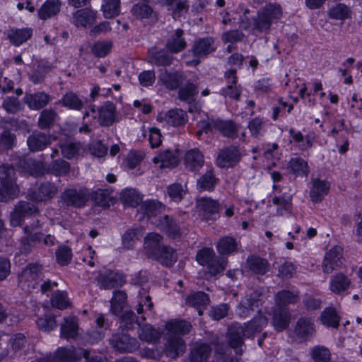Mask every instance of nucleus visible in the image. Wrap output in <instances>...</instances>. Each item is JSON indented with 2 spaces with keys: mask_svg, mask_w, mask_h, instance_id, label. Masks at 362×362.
<instances>
[{
  "mask_svg": "<svg viewBox=\"0 0 362 362\" xmlns=\"http://www.w3.org/2000/svg\"><path fill=\"white\" fill-rule=\"evenodd\" d=\"M349 279L343 274L334 276L329 283L330 290L334 293H341L346 291L350 286Z\"/></svg>",
  "mask_w": 362,
  "mask_h": 362,
  "instance_id": "nucleus-19",
  "label": "nucleus"
},
{
  "mask_svg": "<svg viewBox=\"0 0 362 362\" xmlns=\"http://www.w3.org/2000/svg\"><path fill=\"white\" fill-rule=\"evenodd\" d=\"M49 142L44 134H34L28 139L29 148L33 151L42 150Z\"/></svg>",
  "mask_w": 362,
  "mask_h": 362,
  "instance_id": "nucleus-30",
  "label": "nucleus"
},
{
  "mask_svg": "<svg viewBox=\"0 0 362 362\" xmlns=\"http://www.w3.org/2000/svg\"><path fill=\"white\" fill-rule=\"evenodd\" d=\"M183 34L182 30H176L167 42L168 49L173 53H178L182 51L186 47V42L182 37Z\"/></svg>",
  "mask_w": 362,
  "mask_h": 362,
  "instance_id": "nucleus-17",
  "label": "nucleus"
},
{
  "mask_svg": "<svg viewBox=\"0 0 362 362\" xmlns=\"http://www.w3.org/2000/svg\"><path fill=\"white\" fill-rule=\"evenodd\" d=\"M296 295L290 291H284L279 293L276 296V301L279 305L293 303L296 300Z\"/></svg>",
  "mask_w": 362,
  "mask_h": 362,
  "instance_id": "nucleus-59",
  "label": "nucleus"
},
{
  "mask_svg": "<svg viewBox=\"0 0 362 362\" xmlns=\"http://www.w3.org/2000/svg\"><path fill=\"white\" fill-rule=\"evenodd\" d=\"M228 313V307L226 305H220L214 308L211 312V316L215 320H220L224 317Z\"/></svg>",
  "mask_w": 362,
  "mask_h": 362,
  "instance_id": "nucleus-64",
  "label": "nucleus"
},
{
  "mask_svg": "<svg viewBox=\"0 0 362 362\" xmlns=\"http://www.w3.org/2000/svg\"><path fill=\"white\" fill-rule=\"evenodd\" d=\"M215 50L214 40L211 38L202 39L197 41L192 48L194 59L192 61H186V64L197 66L200 59Z\"/></svg>",
  "mask_w": 362,
  "mask_h": 362,
  "instance_id": "nucleus-7",
  "label": "nucleus"
},
{
  "mask_svg": "<svg viewBox=\"0 0 362 362\" xmlns=\"http://www.w3.org/2000/svg\"><path fill=\"white\" fill-rule=\"evenodd\" d=\"M204 157L198 149H192L185 155V165L187 168L192 170H197L202 166Z\"/></svg>",
  "mask_w": 362,
  "mask_h": 362,
  "instance_id": "nucleus-18",
  "label": "nucleus"
},
{
  "mask_svg": "<svg viewBox=\"0 0 362 362\" xmlns=\"http://www.w3.org/2000/svg\"><path fill=\"white\" fill-rule=\"evenodd\" d=\"M91 153L98 158H102L107 153V148L100 142H93L90 146Z\"/></svg>",
  "mask_w": 362,
  "mask_h": 362,
  "instance_id": "nucleus-62",
  "label": "nucleus"
},
{
  "mask_svg": "<svg viewBox=\"0 0 362 362\" xmlns=\"http://www.w3.org/2000/svg\"><path fill=\"white\" fill-rule=\"evenodd\" d=\"M26 101L31 109L37 110L45 106L48 103L49 98L45 93H38L28 95Z\"/></svg>",
  "mask_w": 362,
  "mask_h": 362,
  "instance_id": "nucleus-31",
  "label": "nucleus"
},
{
  "mask_svg": "<svg viewBox=\"0 0 362 362\" xmlns=\"http://www.w3.org/2000/svg\"><path fill=\"white\" fill-rule=\"evenodd\" d=\"M197 208L203 213V216L208 218L211 214L216 213L218 211V204L216 201L202 197L197 200Z\"/></svg>",
  "mask_w": 362,
  "mask_h": 362,
  "instance_id": "nucleus-20",
  "label": "nucleus"
},
{
  "mask_svg": "<svg viewBox=\"0 0 362 362\" xmlns=\"http://www.w3.org/2000/svg\"><path fill=\"white\" fill-rule=\"evenodd\" d=\"M112 49V43L110 42H98L94 44L92 51L95 55L99 57L106 56Z\"/></svg>",
  "mask_w": 362,
  "mask_h": 362,
  "instance_id": "nucleus-43",
  "label": "nucleus"
},
{
  "mask_svg": "<svg viewBox=\"0 0 362 362\" xmlns=\"http://www.w3.org/2000/svg\"><path fill=\"white\" fill-rule=\"evenodd\" d=\"M77 322L74 317L65 319L61 327L62 336L66 339L74 338L77 334Z\"/></svg>",
  "mask_w": 362,
  "mask_h": 362,
  "instance_id": "nucleus-28",
  "label": "nucleus"
},
{
  "mask_svg": "<svg viewBox=\"0 0 362 362\" xmlns=\"http://www.w3.org/2000/svg\"><path fill=\"white\" fill-rule=\"evenodd\" d=\"M209 348L204 344L197 346L191 353L192 362H204L206 360Z\"/></svg>",
  "mask_w": 362,
  "mask_h": 362,
  "instance_id": "nucleus-38",
  "label": "nucleus"
},
{
  "mask_svg": "<svg viewBox=\"0 0 362 362\" xmlns=\"http://www.w3.org/2000/svg\"><path fill=\"white\" fill-rule=\"evenodd\" d=\"M342 247L337 245L326 253L322 265L323 271L325 273H331L342 266Z\"/></svg>",
  "mask_w": 362,
  "mask_h": 362,
  "instance_id": "nucleus-8",
  "label": "nucleus"
},
{
  "mask_svg": "<svg viewBox=\"0 0 362 362\" xmlns=\"http://www.w3.org/2000/svg\"><path fill=\"white\" fill-rule=\"evenodd\" d=\"M160 240V235L148 234L144 240L145 252L149 257L157 259L164 265L170 266L176 261L177 256L172 248L161 247Z\"/></svg>",
  "mask_w": 362,
  "mask_h": 362,
  "instance_id": "nucleus-1",
  "label": "nucleus"
},
{
  "mask_svg": "<svg viewBox=\"0 0 362 362\" xmlns=\"http://www.w3.org/2000/svg\"><path fill=\"white\" fill-rule=\"evenodd\" d=\"M76 23H93L97 19V12L91 8L79 9L73 16Z\"/></svg>",
  "mask_w": 362,
  "mask_h": 362,
  "instance_id": "nucleus-23",
  "label": "nucleus"
},
{
  "mask_svg": "<svg viewBox=\"0 0 362 362\" xmlns=\"http://www.w3.org/2000/svg\"><path fill=\"white\" fill-rule=\"evenodd\" d=\"M14 170L9 166L0 167V181L2 189H0V201L12 199L17 193L18 187L13 177Z\"/></svg>",
  "mask_w": 362,
  "mask_h": 362,
  "instance_id": "nucleus-4",
  "label": "nucleus"
},
{
  "mask_svg": "<svg viewBox=\"0 0 362 362\" xmlns=\"http://www.w3.org/2000/svg\"><path fill=\"white\" fill-rule=\"evenodd\" d=\"M179 152L165 151L158 153L153 158V163L160 168L175 166L179 162Z\"/></svg>",
  "mask_w": 362,
  "mask_h": 362,
  "instance_id": "nucleus-9",
  "label": "nucleus"
},
{
  "mask_svg": "<svg viewBox=\"0 0 362 362\" xmlns=\"http://www.w3.org/2000/svg\"><path fill=\"white\" fill-rule=\"evenodd\" d=\"M186 193L185 187L179 184H173L168 187V194L170 199L175 202L181 200Z\"/></svg>",
  "mask_w": 362,
  "mask_h": 362,
  "instance_id": "nucleus-42",
  "label": "nucleus"
},
{
  "mask_svg": "<svg viewBox=\"0 0 362 362\" xmlns=\"http://www.w3.org/2000/svg\"><path fill=\"white\" fill-rule=\"evenodd\" d=\"M289 168L298 176L305 175L308 173L307 163L299 158H292L289 163Z\"/></svg>",
  "mask_w": 362,
  "mask_h": 362,
  "instance_id": "nucleus-32",
  "label": "nucleus"
},
{
  "mask_svg": "<svg viewBox=\"0 0 362 362\" xmlns=\"http://www.w3.org/2000/svg\"><path fill=\"white\" fill-rule=\"evenodd\" d=\"M37 211L34 206L28 203H21L11 214V223L13 226H19L21 218H28L30 215Z\"/></svg>",
  "mask_w": 362,
  "mask_h": 362,
  "instance_id": "nucleus-11",
  "label": "nucleus"
},
{
  "mask_svg": "<svg viewBox=\"0 0 362 362\" xmlns=\"http://www.w3.org/2000/svg\"><path fill=\"white\" fill-rule=\"evenodd\" d=\"M120 0H103L102 8L106 18H112L119 13Z\"/></svg>",
  "mask_w": 362,
  "mask_h": 362,
  "instance_id": "nucleus-27",
  "label": "nucleus"
},
{
  "mask_svg": "<svg viewBox=\"0 0 362 362\" xmlns=\"http://www.w3.org/2000/svg\"><path fill=\"white\" fill-rule=\"evenodd\" d=\"M126 294L122 291L115 292L111 301V309L115 314H118L123 308Z\"/></svg>",
  "mask_w": 362,
  "mask_h": 362,
  "instance_id": "nucleus-40",
  "label": "nucleus"
},
{
  "mask_svg": "<svg viewBox=\"0 0 362 362\" xmlns=\"http://www.w3.org/2000/svg\"><path fill=\"white\" fill-rule=\"evenodd\" d=\"M157 119L161 122H165L172 126L184 124L187 122L185 112L182 110H172L158 114Z\"/></svg>",
  "mask_w": 362,
  "mask_h": 362,
  "instance_id": "nucleus-10",
  "label": "nucleus"
},
{
  "mask_svg": "<svg viewBox=\"0 0 362 362\" xmlns=\"http://www.w3.org/2000/svg\"><path fill=\"white\" fill-rule=\"evenodd\" d=\"M321 321L326 326L336 327L339 324V318L336 311L329 308L322 313Z\"/></svg>",
  "mask_w": 362,
  "mask_h": 362,
  "instance_id": "nucleus-37",
  "label": "nucleus"
},
{
  "mask_svg": "<svg viewBox=\"0 0 362 362\" xmlns=\"http://www.w3.org/2000/svg\"><path fill=\"white\" fill-rule=\"evenodd\" d=\"M159 334L152 329L151 326L145 325L139 332V337L142 340L154 342L158 338Z\"/></svg>",
  "mask_w": 362,
  "mask_h": 362,
  "instance_id": "nucleus-44",
  "label": "nucleus"
},
{
  "mask_svg": "<svg viewBox=\"0 0 362 362\" xmlns=\"http://www.w3.org/2000/svg\"><path fill=\"white\" fill-rule=\"evenodd\" d=\"M173 13L175 21H178L176 16H180L187 10V0H164Z\"/></svg>",
  "mask_w": 362,
  "mask_h": 362,
  "instance_id": "nucleus-35",
  "label": "nucleus"
},
{
  "mask_svg": "<svg viewBox=\"0 0 362 362\" xmlns=\"http://www.w3.org/2000/svg\"><path fill=\"white\" fill-rule=\"evenodd\" d=\"M198 126L202 129L197 132V135L199 136L202 131L207 132L209 129H217L224 136L229 137H234L237 135L238 128L235 127L230 121H214L209 119L206 122L204 121H199Z\"/></svg>",
  "mask_w": 362,
  "mask_h": 362,
  "instance_id": "nucleus-5",
  "label": "nucleus"
},
{
  "mask_svg": "<svg viewBox=\"0 0 362 362\" xmlns=\"http://www.w3.org/2000/svg\"><path fill=\"white\" fill-rule=\"evenodd\" d=\"M164 209L163 205L155 200L145 201L141 205V209L148 216H156Z\"/></svg>",
  "mask_w": 362,
  "mask_h": 362,
  "instance_id": "nucleus-29",
  "label": "nucleus"
},
{
  "mask_svg": "<svg viewBox=\"0 0 362 362\" xmlns=\"http://www.w3.org/2000/svg\"><path fill=\"white\" fill-rule=\"evenodd\" d=\"M191 325L185 321H171L167 324V329L171 334V337L166 345L167 354L174 358L185 350V344L180 338V334L187 333Z\"/></svg>",
  "mask_w": 362,
  "mask_h": 362,
  "instance_id": "nucleus-2",
  "label": "nucleus"
},
{
  "mask_svg": "<svg viewBox=\"0 0 362 362\" xmlns=\"http://www.w3.org/2000/svg\"><path fill=\"white\" fill-rule=\"evenodd\" d=\"M197 93L195 86L192 84H188L180 89L179 95L181 100L190 102L193 100Z\"/></svg>",
  "mask_w": 362,
  "mask_h": 362,
  "instance_id": "nucleus-51",
  "label": "nucleus"
},
{
  "mask_svg": "<svg viewBox=\"0 0 362 362\" xmlns=\"http://www.w3.org/2000/svg\"><path fill=\"white\" fill-rule=\"evenodd\" d=\"M156 76L153 71H143L139 75V81L141 86L148 87L155 82Z\"/></svg>",
  "mask_w": 362,
  "mask_h": 362,
  "instance_id": "nucleus-52",
  "label": "nucleus"
},
{
  "mask_svg": "<svg viewBox=\"0 0 362 362\" xmlns=\"http://www.w3.org/2000/svg\"><path fill=\"white\" fill-rule=\"evenodd\" d=\"M267 324L266 317L259 315L246 327L233 325L229 329L230 344L232 346H238L244 337H250L255 332H259Z\"/></svg>",
  "mask_w": 362,
  "mask_h": 362,
  "instance_id": "nucleus-3",
  "label": "nucleus"
},
{
  "mask_svg": "<svg viewBox=\"0 0 362 362\" xmlns=\"http://www.w3.org/2000/svg\"><path fill=\"white\" fill-rule=\"evenodd\" d=\"M181 76L178 73L162 72L158 78V82L164 85L167 88L173 89L177 87Z\"/></svg>",
  "mask_w": 362,
  "mask_h": 362,
  "instance_id": "nucleus-24",
  "label": "nucleus"
},
{
  "mask_svg": "<svg viewBox=\"0 0 362 362\" xmlns=\"http://www.w3.org/2000/svg\"><path fill=\"white\" fill-rule=\"evenodd\" d=\"M329 16L332 19L344 21L351 16V10L346 5L339 4L329 9Z\"/></svg>",
  "mask_w": 362,
  "mask_h": 362,
  "instance_id": "nucleus-25",
  "label": "nucleus"
},
{
  "mask_svg": "<svg viewBox=\"0 0 362 362\" xmlns=\"http://www.w3.org/2000/svg\"><path fill=\"white\" fill-rule=\"evenodd\" d=\"M54 114L52 111H44L40 119L39 124L41 128H46L54 119Z\"/></svg>",
  "mask_w": 362,
  "mask_h": 362,
  "instance_id": "nucleus-63",
  "label": "nucleus"
},
{
  "mask_svg": "<svg viewBox=\"0 0 362 362\" xmlns=\"http://www.w3.org/2000/svg\"><path fill=\"white\" fill-rule=\"evenodd\" d=\"M249 263L255 272L260 274L265 273L268 267L267 261L260 258H250Z\"/></svg>",
  "mask_w": 362,
  "mask_h": 362,
  "instance_id": "nucleus-55",
  "label": "nucleus"
},
{
  "mask_svg": "<svg viewBox=\"0 0 362 362\" xmlns=\"http://www.w3.org/2000/svg\"><path fill=\"white\" fill-rule=\"evenodd\" d=\"M122 197L124 202L131 206H137L141 201V195L134 189H128L123 191Z\"/></svg>",
  "mask_w": 362,
  "mask_h": 362,
  "instance_id": "nucleus-45",
  "label": "nucleus"
},
{
  "mask_svg": "<svg viewBox=\"0 0 362 362\" xmlns=\"http://www.w3.org/2000/svg\"><path fill=\"white\" fill-rule=\"evenodd\" d=\"M290 316L285 309L276 311L273 317V325L277 331H281L288 324Z\"/></svg>",
  "mask_w": 362,
  "mask_h": 362,
  "instance_id": "nucleus-26",
  "label": "nucleus"
},
{
  "mask_svg": "<svg viewBox=\"0 0 362 362\" xmlns=\"http://www.w3.org/2000/svg\"><path fill=\"white\" fill-rule=\"evenodd\" d=\"M62 154L67 158L74 156L78 152V148L76 144L71 141H66L64 144L60 145Z\"/></svg>",
  "mask_w": 362,
  "mask_h": 362,
  "instance_id": "nucleus-57",
  "label": "nucleus"
},
{
  "mask_svg": "<svg viewBox=\"0 0 362 362\" xmlns=\"http://www.w3.org/2000/svg\"><path fill=\"white\" fill-rule=\"evenodd\" d=\"M64 105L70 109L78 110L82 105L81 101L74 93H68L63 98Z\"/></svg>",
  "mask_w": 362,
  "mask_h": 362,
  "instance_id": "nucleus-49",
  "label": "nucleus"
},
{
  "mask_svg": "<svg viewBox=\"0 0 362 362\" xmlns=\"http://www.w3.org/2000/svg\"><path fill=\"white\" fill-rule=\"evenodd\" d=\"M51 302L54 307L59 309H64L69 304L66 293L59 291L54 293L51 298Z\"/></svg>",
  "mask_w": 362,
  "mask_h": 362,
  "instance_id": "nucleus-41",
  "label": "nucleus"
},
{
  "mask_svg": "<svg viewBox=\"0 0 362 362\" xmlns=\"http://www.w3.org/2000/svg\"><path fill=\"white\" fill-rule=\"evenodd\" d=\"M31 35L32 30L29 28L11 30L8 33L10 40L16 46L26 42Z\"/></svg>",
  "mask_w": 362,
  "mask_h": 362,
  "instance_id": "nucleus-21",
  "label": "nucleus"
},
{
  "mask_svg": "<svg viewBox=\"0 0 362 362\" xmlns=\"http://www.w3.org/2000/svg\"><path fill=\"white\" fill-rule=\"evenodd\" d=\"M115 347L125 351H133L136 348V343L134 339H130L127 336L122 337L121 341L115 344Z\"/></svg>",
  "mask_w": 362,
  "mask_h": 362,
  "instance_id": "nucleus-46",
  "label": "nucleus"
},
{
  "mask_svg": "<svg viewBox=\"0 0 362 362\" xmlns=\"http://www.w3.org/2000/svg\"><path fill=\"white\" fill-rule=\"evenodd\" d=\"M214 256V252L212 249L204 248L198 252L197 261L201 265H207L209 272L212 275H216L225 269L226 262H216L213 259Z\"/></svg>",
  "mask_w": 362,
  "mask_h": 362,
  "instance_id": "nucleus-6",
  "label": "nucleus"
},
{
  "mask_svg": "<svg viewBox=\"0 0 362 362\" xmlns=\"http://www.w3.org/2000/svg\"><path fill=\"white\" fill-rule=\"evenodd\" d=\"M63 199L67 204L81 206L85 204L87 199L83 193H78L75 189H69L63 195Z\"/></svg>",
  "mask_w": 362,
  "mask_h": 362,
  "instance_id": "nucleus-22",
  "label": "nucleus"
},
{
  "mask_svg": "<svg viewBox=\"0 0 362 362\" xmlns=\"http://www.w3.org/2000/svg\"><path fill=\"white\" fill-rule=\"evenodd\" d=\"M56 257L59 264L65 265L69 263L71 257V250L68 247H60L57 252Z\"/></svg>",
  "mask_w": 362,
  "mask_h": 362,
  "instance_id": "nucleus-50",
  "label": "nucleus"
},
{
  "mask_svg": "<svg viewBox=\"0 0 362 362\" xmlns=\"http://www.w3.org/2000/svg\"><path fill=\"white\" fill-rule=\"evenodd\" d=\"M33 230H34V229H33V228L29 229L28 228H25V233L28 235H30V236H33V238L38 239V240H41L42 238H43V243L45 245H53L54 243L55 239L52 235H46L44 237V234H42V233H39L38 231L34 232Z\"/></svg>",
  "mask_w": 362,
  "mask_h": 362,
  "instance_id": "nucleus-58",
  "label": "nucleus"
},
{
  "mask_svg": "<svg viewBox=\"0 0 362 362\" xmlns=\"http://www.w3.org/2000/svg\"><path fill=\"white\" fill-rule=\"evenodd\" d=\"M132 13L136 20L148 18L153 13L151 8L146 4H136L132 8Z\"/></svg>",
  "mask_w": 362,
  "mask_h": 362,
  "instance_id": "nucleus-39",
  "label": "nucleus"
},
{
  "mask_svg": "<svg viewBox=\"0 0 362 362\" xmlns=\"http://www.w3.org/2000/svg\"><path fill=\"white\" fill-rule=\"evenodd\" d=\"M149 57L151 63L159 66H166L172 62L171 57L163 54L156 48L149 51Z\"/></svg>",
  "mask_w": 362,
  "mask_h": 362,
  "instance_id": "nucleus-36",
  "label": "nucleus"
},
{
  "mask_svg": "<svg viewBox=\"0 0 362 362\" xmlns=\"http://www.w3.org/2000/svg\"><path fill=\"white\" fill-rule=\"evenodd\" d=\"M237 248L235 240L230 237H226L220 240L217 245V250L221 255H228Z\"/></svg>",
  "mask_w": 362,
  "mask_h": 362,
  "instance_id": "nucleus-33",
  "label": "nucleus"
},
{
  "mask_svg": "<svg viewBox=\"0 0 362 362\" xmlns=\"http://www.w3.org/2000/svg\"><path fill=\"white\" fill-rule=\"evenodd\" d=\"M239 157L238 152L235 148H228L222 151L217 158V165L221 168L232 166Z\"/></svg>",
  "mask_w": 362,
  "mask_h": 362,
  "instance_id": "nucleus-15",
  "label": "nucleus"
},
{
  "mask_svg": "<svg viewBox=\"0 0 362 362\" xmlns=\"http://www.w3.org/2000/svg\"><path fill=\"white\" fill-rule=\"evenodd\" d=\"M281 8L278 4H268L258 13L259 23H271L281 16Z\"/></svg>",
  "mask_w": 362,
  "mask_h": 362,
  "instance_id": "nucleus-14",
  "label": "nucleus"
},
{
  "mask_svg": "<svg viewBox=\"0 0 362 362\" xmlns=\"http://www.w3.org/2000/svg\"><path fill=\"white\" fill-rule=\"evenodd\" d=\"M214 184L215 178L212 173L209 172L199 180L197 186L201 189H211Z\"/></svg>",
  "mask_w": 362,
  "mask_h": 362,
  "instance_id": "nucleus-48",
  "label": "nucleus"
},
{
  "mask_svg": "<svg viewBox=\"0 0 362 362\" xmlns=\"http://www.w3.org/2000/svg\"><path fill=\"white\" fill-rule=\"evenodd\" d=\"M142 158L143 156L141 153L130 152L127 155L126 161L122 164L129 169H133L141 162Z\"/></svg>",
  "mask_w": 362,
  "mask_h": 362,
  "instance_id": "nucleus-54",
  "label": "nucleus"
},
{
  "mask_svg": "<svg viewBox=\"0 0 362 362\" xmlns=\"http://www.w3.org/2000/svg\"><path fill=\"white\" fill-rule=\"evenodd\" d=\"M329 356V351L324 347H315L312 351V357L315 362H327Z\"/></svg>",
  "mask_w": 362,
  "mask_h": 362,
  "instance_id": "nucleus-47",
  "label": "nucleus"
},
{
  "mask_svg": "<svg viewBox=\"0 0 362 362\" xmlns=\"http://www.w3.org/2000/svg\"><path fill=\"white\" fill-rule=\"evenodd\" d=\"M36 323L39 329L43 331H50L56 327L55 320L51 317H40L37 320Z\"/></svg>",
  "mask_w": 362,
  "mask_h": 362,
  "instance_id": "nucleus-53",
  "label": "nucleus"
},
{
  "mask_svg": "<svg viewBox=\"0 0 362 362\" xmlns=\"http://www.w3.org/2000/svg\"><path fill=\"white\" fill-rule=\"evenodd\" d=\"M160 130L156 127L148 129V141L152 148L158 147L161 144Z\"/></svg>",
  "mask_w": 362,
  "mask_h": 362,
  "instance_id": "nucleus-56",
  "label": "nucleus"
},
{
  "mask_svg": "<svg viewBox=\"0 0 362 362\" xmlns=\"http://www.w3.org/2000/svg\"><path fill=\"white\" fill-rule=\"evenodd\" d=\"M329 189V182L323 180H315L313 181L310 196L313 202H320Z\"/></svg>",
  "mask_w": 362,
  "mask_h": 362,
  "instance_id": "nucleus-16",
  "label": "nucleus"
},
{
  "mask_svg": "<svg viewBox=\"0 0 362 362\" xmlns=\"http://www.w3.org/2000/svg\"><path fill=\"white\" fill-rule=\"evenodd\" d=\"M187 301L189 305L197 308L199 314L202 315L201 308L208 303L209 298L204 293L199 292L189 296Z\"/></svg>",
  "mask_w": 362,
  "mask_h": 362,
  "instance_id": "nucleus-34",
  "label": "nucleus"
},
{
  "mask_svg": "<svg viewBox=\"0 0 362 362\" xmlns=\"http://www.w3.org/2000/svg\"><path fill=\"white\" fill-rule=\"evenodd\" d=\"M97 115L103 125H110L116 119L115 106L112 103H106L98 109Z\"/></svg>",
  "mask_w": 362,
  "mask_h": 362,
  "instance_id": "nucleus-12",
  "label": "nucleus"
},
{
  "mask_svg": "<svg viewBox=\"0 0 362 362\" xmlns=\"http://www.w3.org/2000/svg\"><path fill=\"white\" fill-rule=\"evenodd\" d=\"M141 236V232L138 230L127 231L122 238V243L124 247L129 248L132 246V242Z\"/></svg>",
  "mask_w": 362,
  "mask_h": 362,
  "instance_id": "nucleus-60",
  "label": "nucleus"
},
{
  "mask_svg": "<svg viewBox=\"0 0 362 362\" xmlns=\"http://www.w3.org/2000/svg\"><path fill=\"white\" fill-rule=\"evenodd\" d=\"M62 6L60 0H47L38 11V15L41 20H47L57 15Z\"/></svg>",
  "mask_w": 362,
  "mask_h": 362,
  "instance_id": "nucleus-13",
  "label": "nucleus"
},
{
  "mask_svg": "<svg viewBox=\"0 0 362 362\" xmlns=\"http://www.w3.org/2000/svg\"><path fill=\"white\" fill-rule=\"evenodd\" d=\"M313 331V325L310 321L301 320L298 322L296 332L300 335H306Z\"/></svg>",
  "mask_w": 362,
  "mask_h": 362,
  "instance_id": "nucleus-61",
  "label": "nucleus"
}]
</instances>
